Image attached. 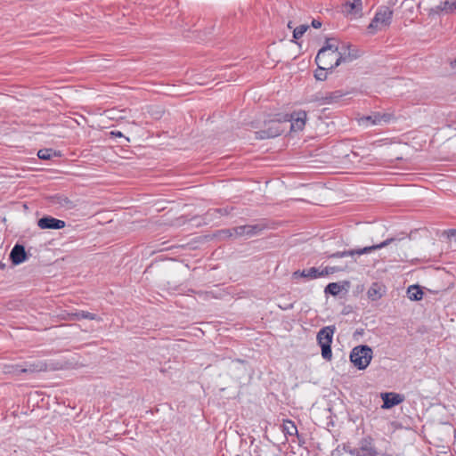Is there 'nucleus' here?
<instances>
[{
  "instance_id": "f257e3e1",
  "label": "nucleus",
  "mask_w": 456,
  "mask_h": 456,
  "mask_svg": "<svg viewBox=\"0 0 456 456\" xmlns=\"http://www.w3.org/2000/svg\"><path fill=\"white\" fill-rule=\"evenodd\" d=\"M334 40L328 39L325 45L319 50L315 62L318 68L322 69H333L338 66L340 56L338 54V45Z\"/></svg>"
},
{
  "instance_id": "f03ea898",
  "label": "nucleus",
  "mask_w": 456,
  "mask_h": 456,
  "mask_svg": "<svg viewBox=\"0 0 456 456\" xmlns=\"http://www.w3.org/2000/svg\"><path fill=\"white\" fill-rule=\"evenodd\" d=\"M392 18L393 10L388 6H380L368 26L369 32L374 34L377 31L386 29L390 26Z\"/></svg>"
},
{
  "instance_id": "7ed1b4c3",
  "label": "nucleus",
  "mask_w": 456,
  "mask_h": 456,
  "mask_svg": "<svg viewBox=\"0 0 456 456\" xmlns=\"http://www.w3.org/2000/svg\"><path fill=\"white\" fill-rule=\"evenodd\" d=\"M372 349L369 346H358L353 348L350 361L359 370H365L372 359Z\"/></svg>"
},
{
  "instance_id": "20e7f679",
  "label": "nucleus",
  "mask_w": 456,
  "mask_h": 456,
  "mask_svg": "<svg viewBox=\"0 0 456 456\" xmlns=\"http://www.w3.org/2000/svg\"><path fill=\"white\" fill-rule=\"evenodd\" d=\"M334 332V327L326 326L321 329L317 333V341L322 348V356L327 361H330L332 358L330 345L332 343Z\"/></svg>"
},
{
  "instance_id": "39448f33",
  "label": "nucleus",
  "mask_w": 456,
  "mask_h": 456,
  "mask_svg": "<svg viewBox=\"0 0 456 456\" xmlns=\"http://www.w3.org/2000/svg\"><path fill=\"white\" fill-rule=\"evenodd\" d=\"M401 240H402L401 239L389 238L377 245L364 247L362 248L354 249V250H345L342 252H337V253H334L333 255H331V256L332 257H345V256H354V255H363V254L370 253L376 249L383 248L390 245L393 242H400Z\"/></svg>"
},
{
  "instance_id": "423d86ee",
  "label": "nucleus",
  "mask_w": 456,
  "mask_h": 456,
  "mask_svg": "<svg viewBox=\"0 0 456 456\" xmlns=\"http://www.w3.org/2000/svg\"><path fill=\"white\" fill-rule=\"evenodd\" d=\"M395 119L393 113L390 112H373L369 116L361 118L359 120L361 125L363 126H383L391 123Z\"/></svg>"
},
{
  "instance_id": "0eeeda50",
  "label": "nucleus",
  "mask_w": 456,
  "mask_h": 456,
  "mask_svg": "<svg viewBox=\"0 0 456 456\" xmlns=\"http://www.w3.org/2000/svg\"><path fill=\"white\" fill-rule=\"evenodd\" d=\"M10 368L12 370H8L7 372L19 375L20 373L45 371L47 370V364L43 361H35L33 362H26L24 365H13Z\"/></svg>"
},
{
  "instance_id": "6e6552de",
  "label": "nucleus",
  "mask_w": 456,
  "mask_h": 456,
  "mask_svg": "<svg viewBox=\"0 0 456 456\" xmlns=\"http://www.w3.org/2000/svg\"><path fill=\"white\" fill-rule=\"evenodd\" d=\"M338 271L336 267H330L326 266L324 268H316V267H311L308 269H305L302 272L297 271L293 273V276L295 278L297 277H304L308 280L317 279L320 277H325L330 273H334L335 272Z\"/></svg>"
},
{
  "instance_id": "1a4fd4ad",
  "label": "nucleus",
  "mask_w": 456,
  "mask_h": 456,
  "mask_svg": "<svg viewBox=\"0 0 456 456\" xmlns=\"http://www.w3.org/2000/svg\"><path fill=\"white\" fill-rule=\"evenodd\" d=\"M283 121L290 122V129L294 132L302 131L305 127L306 121V112L299 110L291 114H286L283 117Z\"/></svg>"
},
{
  "instance_id": "9d476101",
  "label": "nucleus",
  "mask_w": 456,
  "mask_h": 456,
  "mask_svg": "<svg viewBox=\"0 0 456 456\" xmlns=\"http://www.w3.org/2000/svg\"><path fill=\"white\" fill-rule=\"evenodd\" d=\"M263 230V226L260 224H254V225H241L237 226L233 228L231 231H227L230 232V236H236V237H245V238H251L256 234H258Z\"/></svg>"
},
{
  "instance_id": "9b49d317",
  "label": "nucleus",
  "mask_w": 456,
  "mask_h": 456,
  "mask_svg": "<svg viewBox=\"0 0 456 456\" xmlns=\"http://www.w3.org/2000/svg\"><path fill=\"white\" fill-rule=\"evenodd\" d=\"M66 225L65 222L51 216H45L38 219L37 226L42 230H59L64 228Z\"/></svg>"
},
{
  "instance_id": "f8f14e48",
  "label": "nucleus",
  "mask_w": 456,
  "mask_h": 456,
  "mask_svg": "<svg viewBox=\"0 0 456 456\" xmlns=\"http://www.w3.org/2000/svg\"><path fill=\"white\" fill-rule=\"evenodd\" d=\"M280 121L281 119H279L278 121H269L268 128L257 132V137L260 139H265L280 135L283 132V129L281 127Z\"/></svg>"
},
{
  "instance_id": "ddd939ff",
  "label": "nucleus",
  "mask_w": 456,
  "mask_h": 456,
  "mask_svg": "<svg viewBox=\"0 0 456 456\" xmlns=\"http://www.w3.org/2000/svg\"><path fill=\"white\" fill-rule=\"evenodd\" d=\"M352 45L342 43L338 45V54L341 57L338 61V65L341 63L350 62L356 59L357 54L354 50H351Z\"/></svg>"
},
{
  "instance_id": "4468645a",
  "label": "nucleus",
  "mask_w": 456,
  "mask_h": 456,
  "mask_svg": "<svg viewBox=\"0 0 456 456\" xmlns=\"http://www.w3.org/2000/svg\"><path fill=\"white\" fill-rule=\"evenodd\" d=\"M383 400V409H390L403 401V396L395 393H385L381 395Z\"/></svg>"
},
{
  "instance_id": "2eb2a0df",
  "label": "nucleus",
  "mask_w": 456,
  "mask_h": 456,
  "mask_svg": "<svg viewBox=\"0 0 456 456\" xmlns=\"http://www.w3.org/2000/svg\"><path fill=\"white\" fill-rule=\"evenodd\" d=\"M10 258L14 265H20L27 259L25 248L22 245L16 244L10 254Z\"/></svg>"
},
{
  "instance_id": "dca6fc26",
  "label": "nucleus",
  "mask_w": 456,
  "mask_h": 456,
  "mask_svg": "<svg viewBox=\"0 0 456 456\" xmlns=\"http://www.w3.org/2000/svg\"><path fill=\"white\" fill-rule=\"evenodd\" d=\"M53 203L65 210H69L75 208V203L64 195H56L53 198Z\"/></svg>"
},
{
  "instance_id": "f3484780",
  "label": "nucleus",
  "mask_w": 456,
  "mask_h": 456,
  "mask_svg": "<svg viewBox=\"0 0 456 456\" xmlns=\"http://www.w3.org/2000/svg\"><path fill=\"white\" fill-rule=\"evenodd\" d=\"M367 296L368 298L371 301H377L380 299L383 296L382 286L376 282L372 283L367 291Z\"/></svg>"
},
{
  "instance_id": "a211bd4d",
  "label": "nucleus",
  "mask_w": 456,
  "mask_h": 456,
  "mask_svg": "<svg viewBox=\"0 0 456 456\" xmlns=\"http://www.w3.org/2000/svg\"><path fill=\"white\" fill-rule=\"evenodd\" d=\"M362 2H356L353 0L352 2H346L343 5V12L346 14H358L362 12Z\"/></svg>"
},
{
  "instance_id": "6ab92c4d",
  "label": "nucleus",
  "mask_w": 456,
  "mask_h": 456,
  "mask_svg": "<svg viewBox=\"0 0 456 456\" xmlns=\"http://www.w3.org/2000/svg\"><path fill=\"white\" fill-rule=\"evenodd\" d=\"M407 296L411 300H420L423 297V291L418 285H411L407 289Z\"/></svg>"
},
{
  "instance_id": "aec40b11",
  "label": "nucleus",
  "mask_w": 456,
  "mask_h": 456,
  "mask_svg": "<svg viewBox=\"0 0 456 456\" xmlns=\"http://www.w3.org/2000/svg\"><path fill=\"white\" fill-rule=\"evenodd\" d=\"M455 4H450L448 1H444L442 4L437 5L436 7H432L428 10L429 16L439 15L442 12L446 13L448 12L447 6H454Z\"/></svg>"
},
{
  "instance_id": "412c9836",
  "label": "nucleus",
  "mask_w": 456,
  "mask_h": 456,
  "mask_svg": "<svg viewBox=\"0 0 456 456\" xmlns=\"http://www.w3.org/2000/svg\"><path fill=\"white\" fill-rule=\"evenodd\" d=\"M343 95L344 94L340 91L327 93L326 95L322 98V102L325 104L335 103L338 102L343 97Z\"/></svg>"
},
{
  "instance_id": "4be33fe9",
  "label": "nucleus",
  "mask_w": 456,
  "mask_h": 456,
  "mask_svg": "<svg viewBox=\"0 0 456 456\" xmlns=\"http://www.w3.org/2000/svg\"><path fill=\"white\" fill-rule=\"evenodd\" d=\"M59 156H61V154L57 153L53 149H41L37 151V157L40 159H44V160H48L53 157H59Z\"/></svg>"
},
{
  "instance_id": "5701e85b",
  "label": "nucleus",
  "mask_w": 456,
  "mask_h": 456,
  "mask_svg": "<svg viewBox=\"0 0 456 456\" xmlns=\"http://www.w3.org/2000/svg\"><path fill=\"white\" fill-rule=\"evenodd\" d=\"M72 315L74 320L88 319L101 321V318H99L96 314L86 311H77L74 313Z\"/></svg>"
},
{
  "instance_id": "b1692460",
  "label": "nucleus",
  "mask_w": 456,
  "mask_h": 456,
  "mask_svg": "<svg viewBox=\"0 0 456 456\" xmlns=\"http://www.w3.org/2000/svg\"><path fill=\"white\" fill-rule=\"evenodd\" d=\"M341 289H342V287L340 284H338L337 282H331L326 286L324 291L327 294H330L332 296H337L340 293Z\"/></svg>"
},
{
  "instance_id": "393cba45",
  "label": "nucleus",
  "mask_w": 456,
  "mask_h": 456,
  "mask_svg": "<svg viewBox=\"0 0 456 456\" xmlns=\"http://www.w3.org/2000/svg\"><path fill=\"white\" fill-rule=\"evenodd\" d=\"M283 431L289 436H293L297 433V428L292 421L285 420L283 423Z\"/></svg>"
},
{
  "instance_id": "a878e982",
  "label": "nucleus",
  "mask_w": 456,
  "mask_h": 456,
  "mask_svg": "<svg viewBox=\"0 0 456 456\" xmlns=\"http://www.w3.org/2000/svg\"><path fill=\"white\" fill-rule=\"evenodd\" d=\"M308 25H300L297 27L293 31V37L295 39H299L303 37V35L306 32L308 29Z\"/></svg>"
},
{
  "instance_id": "bb28decb",
  "label": "nucleus",
  "mask_w": 456,
  "mask_h": 456,
  "mask_svg": "<svg viewBox=\"0 0 456 456\" xmlns=\"http://www.w3.org/2000/svg\"><path fill=\"white\" fill-rule=\"evenodd\" d=\"M356 456H376V452L372 448L362 447V452Z\"/></svg>"
},
{
  "instance_id": "cd10ccee",
  "label": "nucleus",
  "mask_w": 456,
  "mask_h": 456,
  "mask_svg": "<svg viewBox=\"0 0 456 456\" xmlns=\"http://www.w3.org/2000/svg\"><path fill=\"white\" fill-rule=\"evenodd\" d=\"M328 69H322L320 68H318V69L315 71V74H314V77L317 80H325L326 77H327V74H326V71Z\"/></svg>"
},
{
  "instance_id": "c85d7f7f",
  "label": "nucleus",
  "mask_w": 456,
  "mask_h": 456,
  "mask_svg": "<svg viewBox=\"0 0 456 456\" xmlns=\"http://www.w3.org/2000/svg\"><path fill=\"white\" fill-rule=\"evenodd\" d=\"M402 6L407 8L410 12H412V11H413L412 0L403 1Z\"/></svg>"
},
{
  "instance_id": "c756f323",
  "label": "nucleus",
  "mask_w": 456,
  "mask_h": 456,
  "mask_svg": "<svg viewBox=\"0 0 456 456\" xmlns=\"http://www.w3.org/2000/svg\"><path fill=\"white\" fill-rule=\"evenodd\" d=\"M312 26L314 28H320L322 27V22L318 20H314L312 21Z\"/></svg>"
},
{
  "instance_id": "7c9ffc66",
  "label": "nucleus",
  "mask_w": 456,
  "mask_h": 456,
  "mask_svg": "<svg viewBox=\"0 0 456 456\" xmlns=\"http://www.w3.org/2000/svg\"><path fill=\"white\" fill-rule=\"evenodd\" d=\"M447 233H448L449 238H452V237L456 236V230L451 229L447 232Z\"/></svg>"
},
{
  "instance_id": "2f4dec72",
  "label": "nucleus",
  "mask_w": 456,
  "mask_h": 456,
  "mask_svg": "<svg viewBox=\"0 0 456 456\" xmlns=\"http://www.w3.org/2000/svg\"><path fill=\"white\" fill-rule=\"evenodd\" d=\"M454 4H455V5L454 6H451V8H450V6H447L448 12H446V13H451L454 10H456V3H454Z\"/></svg>"
},
{
  "instance_id": "473e14b6",
  "label": "nucleus",
  "mask_w": 456,
  "mask_h": 456,
  "mask_svg": "<svg viewBox=\"0 0 456 456\" xmlns=\"http://www.w3.org/2000/svg\"><path fill=\"white\" fill-rule=\"evenodd\" d=\"M111 134L115 135V136H118V137H122L123 134L121 132L118 131V132H111Z\"/></svg>"
},
{
  "instance_id": "72a5a7b5",
  "label": "nucleus",
  "mask_w": 456,
  "mask_h": 456,
  "mask_svg": "<svg viewBox=\"0 0 456 456\" xmlns=\"http://www.w3.org/2000/svg\"><path fill=\"white\" fill-rule=\"evenodd\" d=\"M451 66L452 69H456V59L451 62Z\"/></svg>"
},
{
  "instance_id": "f704fd0d",
  "label": "nucleus",
  "mask_w": 456,
  "mask_h": 456,
  "mask_svg": "<svg viewBox=\"0 0 456 456\" xmlns=\"http://www.w3.org/2000/svg\"><path fill=\"white\" fill-rule=\"evenodd\" d=\"M356 2H362V0H355Z\"/></svg>"
}]
</instances>
